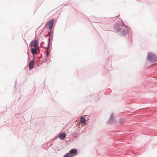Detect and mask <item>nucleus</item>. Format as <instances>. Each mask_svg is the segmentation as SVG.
Returning <instances> with one entry per match:
<instances>
[{
    "mask_svg": "<svg viewBox=\"0 0 157 157\" xmlns=\"http://www.w3.org/2000/svg\"><path fill=\"white\" fill-rule=\"evenodd\" d=\"M29 70H32L33 68L34 65V62L33 59H32L29 63Z\"/></svg>",
    "mask_w": 157,
    "mask_h": 157,
    "instance_id": "obj_8",
    "label": "nucleus"
},
{
    "mask_svg": "<svg viewBox=\"0 0 157 157\" xmlns=\"http://www.w3.org/2000/svg\"><path fill=\"white\" fill-rule=\"evenodd\" d=\"M73 156L74 155H71L67 152L64 155L63 157H73Z\"/></svg>",
    "mask_w": 157,
    "mask_h": 157,
    "instance_id": "obj_16",
    "label": "nucleus"
},
{
    "mask_svg": "<svg viewBox=\"0 0 157 157\" xmlns=\"http://www.w3.org/2000/svg\"><path fill=\"white\" fill-rule=\"evenodd\" d=\"M111 18L109 17V20H110Z\"/></svg>",
    "mask_w": 157,
    "mask_h": 157,
    "instance_id": "obj_34",
    "label": "nucleus"
},
{
    "mask_svg": "<svg viewBox=\"0 0 157 157\" xmlns=\"http://www.w3.org/2000/svg\"><path fill=\"white\" fill-rule=\"evenodd\" d=\"M48 35L49 37L48 40V44H47V47L45 48L46 49H49V47H51V46H49V44H50L51 46L52 45V42H50V41L51 40L52 41L53 40V34L51 33H48Z\"/></svg>",
    "mask_w": 157,
    "mask_h": 157,
    "instance_id": "obj_5",
    "label": "nucleus"
},
{
    "mask_svg": "<svg viewBox=\"0 0 157 157\" xmlns=\"http://www.w3.org/2000/svg\"><path fill=\"white\" fill-rule=\"evenodd\" d=\"M130 28L126 25H124L123 27L119 33V34L121 36H124L128 34Z\"/></svg>",
    "mask_w": 157,
    "mask_h": 157,
    "instance_id": "obj_2",
    "label": "nucleus"
},
{
    "mask_svg": "<svg viewBox=\"0 0 157 157\" xmlns=\"http://www.w3.org/2000/svg\"><path fill=\"white\" fill-rule=\"evenodd\" d=\"M35 55H33V59H33L34 60V62L35 61H36V57Z\"/></svg>",
    "mask_w": 157,
    "mask_h": 157,
    "instance_id": "obj_26",
    "label": "nucleus"
},
{
    "mask_svg": "<svg viewBox=\"0 0 157 157\" xmlns=\"http://www.w3.org/2000/svg\"><path fill=\"white\" fill-rule=\"evenodd\" d=\"M147 59L150 62H157V56L154 53L149 52L147 54Z\"/></svg>",
    "mask_w": 157,
    "mask_h": 157,
    "instance_id": "obj_1",
    "label": "nucleus"
},
{
    "mask_svg": "<svg viewBox=\"0 0 157 157\" xmlns=\"http://www.w3.org/2000/svg\"><path fill=\"white\" fill-rule=\"evenodd\" d=\"M114 119V115L113 113H112L111 114V115L110 117V118L107 122V123H111L113 122Z\"/></svg>",
    "mask_w": 157,
    "mask_h": 157,
    "instance_id": "obj_11",
    "label": "nucleus"
},
{
    "mask_svg": "<svg viewBox=\"0 0 157 157\" xmlns=\"http://www.w3.org/2000/svg\"><path fill=\"white\" fill-rule=\"evenodd\" d=\"M50 30L48 32V33H51L53 34V29H49Z\"/></svg>",
    "mask_w": 157,
    "mask_h": 157,
    "instance_id": "obj_25",
    "label": "nucleus"
},
{
    "mask_svg": "<svg viewBox=\"0 0 157 157\" xmlns=\"http://www.w3.org/2000/svg\"><path fill=\"white\" fill-rule=\"evenodd\" d=\"M125 120L124 119H121L120 120V122L121 124H123L124 122H125Z\"/></svg>",
    "mask_w": 157,
    "mask_h": 157,
    "instance_id": "obj_21",
    "label": "nucleus"
},
{
    "mask_svg": "<svg viewBox=\"0 0 157 157\" xmlns=\"http://www.w3.org/2000/svg\"><path fill=\"white\" fill-rule=\"evenodd\" d=\"M123 26L124 25L121 22H116L114 25V30L116 33L120 31Z\"/></svg>",
    "mask_w": 157,
    "mask_h": 157,
    "instance_id": "obj_3",
    "label": "nucleus"
},
{
    "mask_svg": "<svg viewBox=\"0 0 157 157\" xmlns=\"http://www.w3.org/2000/svg\"><path fill=\"white\" fill-rule=\"evenodd\" d=\"M42 58V56H41L40 58H39L38 57H36V58L38 59H37L36 60V63L37 64V66H39L40 65H41L42 64H40V63H41V62L40 59Z\"/></svg>",
    "mask_w": 157,
    "mask_h": 157,
    "instance_id": "obj_12",
    "label": "nucleus"
},
{
    "mask_svg": "<svg viewBox=\"0 0 157 157\" xmlns=\"http://www.w3.org/2000/svg\"><path fill=\"white\" fill-rule=\"evenodd\" d=\"M68 153L71 155H73L75 156L77 155L78 151L76 148H74L71 149Z\"/></svg>",
    "mask_w": 157,
    "mask_h": 157,
    "instance_id": "obj_7",
    "label": "nucleus"
},
{
    "mask_svg": "<svg viewBox=\"0 0 157 157\" xmlns=\"http://www.w3.org/2000/svg\"><path fill=\"white\" fill-rule=\"evenodd\" d=\"M63 6H68V3H66V4H63Z\"/></svg>",
    "mask_w": 157,
    "mask_h": 157,
    "instance_id": "obj_28",
    "label": "nucleus"
},
{
    "mask_svg": "<svg viewBox=\"0 0 157 157\" xmlns=\"http://www.w3.org/2000/svg\"><path fill=\"white\" fill-rule=\"evenodd\" d=\"M30 50L33 55H36L38 53L37 52L35 48H31Z\"/></svg>",
    "mask_w": 157,
    "mask_h": 157,
    "instance_id": "obj_10",
    "label": "nucleus"
},
{
    "mask_svg": "<svg viewBox=\"0 0 157 157\" xmlns=\"http://www.w3.org/2000/svg\"><path fill=\"white\" fill-rule=\"evenodd\" d=\"M39 42L38 40H32L29 44V46L30 47H33L35 46H38Z\"/></svg>",
    "mask_w": 157,
    "mask_h": 157,
    "instance_id": "obj_6",
    "label": "nucleus"
},
{
    "mask_svg": "<svg viewBox=\"0 0 157 157\" xmlns=\"http://www.w3.org/2000/svg\"><path fill=\"white\" fill-rule=\"evenodd\" d=\"M112 18H113V20L114 21V20H115V17H112Z\"/></svg>",
    "mask_w": 157,
    "mask_h": 157,
    "instance_id": "obj_30",
    "label": "nucleus"
},
{
    "mask_svg": "<svg viewBox=\"0 0 157 157\" xmlns=\"http://www.w3.org/2000/svg\"><path fill=\"white\" fill-rule=\"evenodd\" d=\"M21 97V96H20V97L19 98L18 100H20Z\"/></svg>",
    "mask_w": 157,
    "mask_h": 157,
    "instance_id": "obj_33",
    "label": "nucleus"
},
{
    "mask_svg": "<svg viewBox=\"0 0 157 157\" xmlns=\"http://www.w3.org/2000/svg\"><path fill=\"white\" fill-rule=\"evenodd\" d=\"M89 96L90 97H92L93 98H94L97 96V94H91L89 95Z\"/></svg>",
    "mask_w": 157,
    "mask_h": 157,
    "instance_id": "obj_23",
    "label": "nucleus"
},
{
    "mask_svg": "<svg viewBox=\"0 0 157 157\" xmlns=\"http://www.w3.org/2000/svg\"><path fill=\"white\" fill-rule=\"evenodd\" d=\"M54 21L55 19L54 18H52L47 22L44 27H46L49 29H51L53 26Z\"/></svg>",
    "mask_w": 157,
    "mask_h": 157,
    "instance_id": "obj_4",
    "label": "nucleus"
},
{
    "mask_svg": "<svg viewBox=\"0 0 157 157\" xmlns=\"http://www.w3.org/2000/svg\"><path fill=\"white\" fill-rule=\"evenodd\" d=\"M48 51L46 52V54L45 56H49L50 55V52L49 50H48Z\"/></svg>",
    "mask_w": 157,
    "mask_h": 157,
    "instance_id": "obj_24",
    "label": "nucleus"
},
{
    "mask_svg": "<svg viewBox=\"0 0 157 157\" xmlns=\"http://www.w3.org/2000/svg\"><path fill=\"white\" fill-rule=\"evenodd\" d=\"M58 136H56L52 139H51L50 140L49 142L51 143H52L53 141L56 140V139L58 138Z\"/></svg>",
    "mask_w": 157,
    "mask_h": 157,
    "instance_id": "obj_22",
    "label": "nucleus"
},
{
    "mask_svg": "<svg viewBox=\"0 0 157 157\" xmlns=\"http://www.w3.org/2000/svg\"><path fill=\"white\" fill-rule=\"evenodd\" d=\"M106 68L107 69L108 71L111 70L112 69V68L111 67V64H110V65H107L106 66Z\"/></svg>",
    "mask_w": 157,
    "mask_h": 157,
    "instance_id": "obj_18",
    "label": "nucleus"
},
{
    "mask_svg": "<svg viewBox=\"0 0 157 157\" xmlns=\"http://www.w3.org/2000/svg\"><path fill=\"white\" fill-rule=\"evenodd\" d=\"M120 16V15H119L118 16H116V17H117V18H118V17H119V16Z\"/></svg>",
    "mask_w": 157,
    "mask_h": 157,
    "instance_id": "obj_32",
    "label": "nucleus"
},
{
    "mask_svg": "<svg viewBox=\"0 0 157 157\" xmlns=\"http://www.w3.org/2000/svg\"><path fill=\"white\" fill-rule=\"evenodd\" d=\"M33 47H34V48H35L36 51L38 50L39 51V52H40V49L39 46V45L38 46L36 45V46Z\"/></svg>",
    "mask_w": 157,
    "mask_h": 157,
    "instance_id": "obj_19",
    "label": "nucleus"
},
{
    "mask_svg": "<svg viewBox=\"0 0 157 157\" xmlns=\"http://www.w3.org/2000/svg\"><path fill=\"white\" fill-rule=\"evenodd\" d=\"M105 19H106V18L105 17L100 18V23H105L106 22H107V21L105 20Z\"/></svg>",
    "mask_w": 157,
    "mask_h": 157,
    "instance_id": "obj_15",
    "label": "nucleus"
},
{
    "mask_svg": "<svg viewBox=\"0 0 157 157\" xmlns=\"http://www.w3.org/2000/svg\"><path fill=\"white\" fill-rule=\"evenodd\" d=\"M16 83H17V80H16V81H15V86H14V88H15L16 86Z\"/></svg>",
    "mask_w": 157,
    "mask_h": 157,
    "instance_id": "obj_29",
    "label": "nucleus"
},
{
    "mask_svg": "<svg viewBox=\"0 0 157 157\" xmlns=\"http://www.w3.org/2000/svg\"><path fill=\"white\" fill-rule=\"evenodd\" d=\"M48 36V35H45V37H47Z\"/></svg>",
    "mask_w": 157,
    "mask_h": 157,
    "instance_id": "obj_31",
    "label": "nucleus"
},
{
    "mask_svg": "<svg viewBox=\"0 0 157 157\" xmlns=\"http://www.w3.org/2000/svg\"><path fill=\"white\" fill-rule=\"evenodd\" d=\"M66 134L64 132L60 133L59 134L58 137L61 140H63L65 138Z\"/></svg>",
    "mask_w": 157,
    "mask_h": 157,
    "instance_id": "obj_9",
    "label": "nucleus"
},
{
    "mask_svg": "<svg viewBox=\"0 0 157 157\" xmlns=\"http://www.w3.org/2000/svg\"><path fill=\"white\" fill-rule=\"evenodd\" d=\"M50 142H47L46 143V144H43L42 146L43 147H44L45 146H47L48 147H50L52 145V144H49Z\"/></svg>",
    "mask_w": 157,
    "mask_h": 157,
    "instance_id": "obj_14",
    "label": "nucleus"
},
{
    "mask_svg": "<svg viewBox=\"0 0 157 157\" xmlns=\"http://www.w3.org/2000/svg\"><path fill=\"white\" fill-rule=\"evenodd\" d=\"M95 20L94 21V22L97 23H100V19H96V18H95Z\"/></svg>",
    "mask_w": 157,
    "mask_h": 157,
    "instance_id": "obj_20",
    "label": "nucleus"
},
{
    "mask_svg": "<svg viewBox=\"0 0 157 157\" xmlns=\"http://www.w3.org/2000/svg\"><path fill=\"white\" fill-rule=\"evenodd\" d=\"M44 44V41H43L42 42H41V43H40V45L42 47V48H44V47L43 46V44Z\"/></svg>",
    "mask_w": 157,
    "mask_h": 157,
    "instance_id": "obj_27",
    "label": "nucleus"
},
{
    "mask_svg": "<svg viewBox=\"0 0 157 157\" xmlns=\"http://www.w3.org/2000/svg\"><path fill=\"white\" fill-rule=\"evenodd\" d=\"M47 58L48 56H44V58L42 60V62L40 63V64H42L43 63L45 62L47 60Z\"/></svg>",
    "mask_w": 157,
    "mask_h": 157,
    "instance_id": "obj_17",
    "label": "nucleus"
},
{
    "mask_svg": "<svg viewBox=\"0 0 157 157\" xmlns=\"http://www.w3.org/2000/svg\"><path fill=\"white\" fill-rule=\"evenodd\" d=\"M81 122L82 125H84L86 123V119L83 117H82L80 118Z\"/></svg>",
    "mask_w": 157,
    "mask_h": 157,
    "instance_id": "obj_13",
    "label": "nucleus"
}]
</instances>
